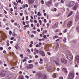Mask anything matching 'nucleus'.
Listing matches in <instances>:
<instances>
[{
  "label": "nucleus",
  "instance_id": "nucleus-1",
  "mask_svg": "<svg viewBox=\"0 0 79 79\" xmlns=\"http://www.w3.org/2000/svg\"><path fill=\"white\" fill-rule=\"evenodd\" d=\"M66 58L68 60H72L73 58V56L72 54H69L66 55Z\"/></svg>",
  "mask_w": 79,
  "mask_h": 79
},
{
  "label": "nucleus",
  "instance_id": "nucleus-2",
  "mask_svg": "<svg viewBox=\"0 0 79 79\" xmlns=\"http://www.w3.org/2000/svg\"><path fill=\"white\" fill-rule=\"evenodd\" d=\"M74 77V73H70L68 76V79H73Z\"/></svg>",
  "mask_w": 79,
  "mask_h": 79
},
{
  "label": "nucleus",
  "instance_id": "nucleus-3",
  "mask_svg": "<svg viewBox=\"0 0 79 79\" xmlns=\"http://www.w3.org/2000/svg\"><path fill=\"white\" fill-rule=\"evenodd\" d=\"M52 4V0H51L46 3V5L48 6V7H50Z\"/></svg>",
  "mask_w": 79,
  "mask_h": 79
},
{
  "label": "nucleus",
  "instance_id": "nucleus-4",
  "mask_svg": "<svg viewBox=\"0 0 79 79\" xmlns=\"http://www.w3.org/2000/svg\"><path fill=\"white\" fill-rule=\"evenodd\" d=\"M33 67V64H31L27 65L26 68L27 69H32Z\"/></svg>",
  "mask_w": 79,
  "mask_h": 79
},
{
  "label": "nucleus",
  "instance_id": "nucleus-5",
  "mask_svg": "<svg viewBox=\"0 0 79 79\" xmlns=\"http://www.w3.org/2000/svg\"><path fill=\"white\" fill-rule=\"evenodd\" d=\"M61 61L62 63H64V64H66L68 63L67 60L63 58H62Z\"/></svg>",
  "mask_w": 79,
  "mask_h": 79
},
{
  "label": "nucleus",
  "instance_id": "nucleus-6",
  "mask_svg": "<svg viewBox=\"0 0 79 79\" xmlns=\"http://www.w3.org/2000/svg\"><path fill=\"white\" fill-rule=\"evenodd\" d=\"M75 4V2L74 1H72L70 2V3L69 4V7H71L72 6H73L74 5V4Z\"/></svg>",
  "mask_w": 79,
  "mask_h": 79
},
{
  "label": "nucleus",
  "instance_id": "nucleus-7",
  "mask_svg": "<svg viewBox=\"0 0 79 79\" xmlns=\"http://www.w3.org/2000/svg\"><path fill=\"white\" fill-rule=\"evenodd\" d=\"M40 54L42 56H45V53L43 51H40Z\"/></svg>",
  "mask_w": 79,
  "mask_h": 79
},
{
  "label": "nucleus",
  "instance_id": "nucleus-8",
  "mask_svg": "<svg viewBox=\"0 0 79 79\" xmlns=\"http://www.w3.org/2000/svg\"><path fill=\"white\" fill-rule=\"evenodd\" d=\"M73 24V22L72 21H70L67 24V26L69 27H70Z\"/></svg>",
  "mask_w": 79,
  "mask_h": 79
},
{
  "label": "nucleus",
  "instance_id": "nucleus-9",
  "mask_svg": "<svg viewBox=\"0 0 79 79\" xmlns=\"http://www.w3.org/2000/svg\"><path fill=\"white\" fill-rule=\"evenodd\" d=\"M77 7H78V4H76V5L72 8V10H75V11H76Z\"/></svg>",
  "mask_w": 79,
  "mask_h": 79
},
{
  "label": "nucleus",
  "instance_id": "nucleus-10",
  "mask_svg": "<svg viewBox=\"0 0 79 79\" xmlns=\"http://www.w3.org/2000/svg\"><path fill=\"white\" fill-rule=\"evenodd\" d=\"M29 3L30 5H32L34 3V0H28Z\"/></svg>",
  "mask_w": 79,
  "mask_h": 79
},
{
  "label": "nucleus",
  "instance_id": "nucleus-11",
  "mask_svg": "<svg viewBox=\"0 0 79 79\" xmlns=\"http://www.w3.org/2000/svg\"><path fill=\"white\" fill-rule=\"evenodd\" d=\"M76 60L77 61V63H79V56L77 55L76 57Z\"/></svg>",
  "mask_w": 79,
  "mask_h": 79
},
{
  "label": "nucleus",
  "instance_id": "nucleus-12",
  "mask_svg": "<svg viewBox=\"0 0 79 79\" xmlns=\"http://www.w3.org/2000/svg\"><path fill=\"white\" fill-rule=\"evenodd\" d=\"M79 15L78 14V15H77L76 17V18L75 19V21H77L79 20Z\"/></svg>",
  "mask_w": 79,
  "mask_h": 79
},
{
  "label": "nucleus",
  "instance_id": "nucleus-13",
  "mask_svg": "<svg viewBox=\"0 0 79 79\" xmlns=\"http://www.w3.org/2000/svg\"><path fill=\"white\" fill-rule=\"evenodd\" d=\"M67 69L66 68H64L62 69V70L64 71L65 73H67L68 72Z\"/></svg>",
  "mask_w": 79,
  "mask_h": 79
},
{
  "label": "nucleus",
  "instance_id": "nucleus-14",
  "mask_svg": "<svg viewBox=\"0 0 79 79\" xmlns=\"http://www.w3.org/2000/svg\"><path fill=\"white\" fill-rule=\"evenodd\" d=\"M38 77L39 78H40V77H41V76H42V73H39L38 74Z\"/></svg>",
  "mask_w": 79,
  "mask_h": 79
},
{
  "label": "nucleus",
  "instance_id": "nucleus-15",
  "mask_svg": "<svg viewBox=\"0 0 79 79\" xmlns=\"http://www.w3.org/2000/svg\"><path fill=\"white\" fill-rule=\"evenodd\" d=\"M0 75L1 76V77H4V76H5V74H4L3 72V73L1 72L0 74Z\"/></svg>",
  "mask_w": 79,
  "mask_h": 79
},
{
  "label": "nucleus",
  "instance_id": "nucleus-16",
  "mask_svg": "<svg viewBox=\"0 0 79 79\" xmlns=\"http://www.w3.org/2000/svg\"><path fill=\"white\" fill-rule=\"evenodd\" d=\"M23 75H20V76H19V79H24L23 78Z\"/></svg>",
  "mask_w": 79,
  "mask_h": 79
},
{
  "label": "nucleus",
  "instance_id": "nucleus-17",
  "mask_svg": "<svg viewBox=\"0 0 79 79\" xmlns=\"http://www.w3.org/2000/svg\"><path fill=\"white\" fill-rule=\"evenodd\" d=\"M54 61L55 63H56L57 66H59L60 65V64H59V63H58V62L55 61V60H54Z\"/></svg>",
  "mask_w": 79,
  "mask_h": 79
},
{
  "label": "nucleus",
  "instance_id": "nucleus-18",
  "mask_svg": "<svg viewBox=\"0 0 79 79\" xmlns=\"http://www.w3.org/2000/svg\"><path fill=\"white\" fill-rule=\"evenodd\" d=\"M73 11H70V13L69 14L68 17H69V16H70L71 15H72V14H73Z\"/></svg>",
  "mask_w": 79,
  "mask_h": 79
},
{
  "label": "nucleus",
  "instance_id": "nucleus-19",
  "mask_svg": "<svg viewBox=\"0 0 79 79\" xmlns=\"http://www.w3.org/2000/svg\"><path fill=\"white\" fill-rule=\"evenodd\" d=\"M14 8L15 9V11H18V7H17L16 6H14Z\"/></svg>",
  "mask_w": 79,
  "mask_h": 79
},
{
  "label": "nucleus",
  "instance_id": "nucleus-20",
  "mask_svg": "<svg viewBox=\"0 0 79 79\" xmlns=\"http://www.w3.org/2000/svg\"><path fill=\"white\" fill-rule=\"evenodd\" d=\"M63 41L64 43L66 42V38H64L63 40Z\"/></svg>",
  "mask_w": 79,
  "mask_h": 79
},
{
  "label": "nucleus",
  "instance_id": "nucleus-21",
  "mask_svg": "<svg viewBox=\"0 0 79 79\" xmlns=\"http://www.w3.org/2000/svg\"><path fill=\"white\" fill-rule=\"evenodd\" d=\"M35 52L37 53H39V50L37 49H35L34 50Z\"/></svg>",
  "mask_w": 79,
  "mask_h": 79
},
{
  "label": "nucleus",
  "instance_id": "nucleus-22",
  "mask_svg": "<svg viewBox=\"0 0 79 79\" xmlns=\"http://www.w3.org/2000/svg\"><path fill=\"white\" fill-rule=\"evenodd\" d=\"M7 77L8 78V79H10V78H11V77H10L11 76V75L10 74H8L7 75Z\"/></svg>",
  "mask_w": 79,
  "mask_h": 79
},
{
  "label": "nucleus",
  "instance_id": "nucleus-23",
  "mask_svg": "<svg viewBox=\"0 0 79 79\" xmlns=\"http://www.w3.org/2000/svg\"><path fill=\"white\" fill-rule=\"evenodd\" d=\"M76 31H77V32H79V26H78L76 28Z\"/></svg>",
  "mask_w": 79,
  "mask_h": 79
},
{
  "label": "nucleus",
  "instance_id": "nucleus-24",
  "mask_svg": "<svg viewBox=\"0 0 79 79\" xmlns=\"http://www.w3.org/2000/svg\"><path fill=\"white\" fill-rule=\"evenodd\" d=\"M47 50L48 51H49L50 50V49H49V47L48 46H46Z\"/></svg>",
  "mask_w": 79,
  "mask_h": 79
},
{
  "label": "nucleus",
  "instance_id": "nucleus-25",
  "mask_svg": "<svg viewBox=\"0 0 79 79\" xmlns=\"http://www.w3.org/2000/svg\"><path fill=\"white\" fill-rule=\"evenodd\" d=\"M68 31V30L66 29H65L64 30V31L63 32L64 33H66Z\"/></svg>",
  "mask_w": 79,
  "mask_h": 79
},
{
  "label": "nucleus",
  "instance_id": "nucleus-26",
  "mask_svg": "<svg viewBox=\"0 0 79 79\" xmlns=\"http://www.w3.org/2000/svg\"><path fill=\"white\" fill-rule=\"evenodd\" d=\"M14 36V37H16L17 35V34H15V33H13L12 34Z\"/></svg>",
  "mask_w": 79,
  "mask_h": 79
},
{
  "label": "nucleus",
  "instance_id": "nucleus-27",
  "mask_svg": "<svg viewBox=\"0 0 79 79\" xmlns=\"http://www.w3.org/2000/svg\"><path fill=\"white\" fill-rule=\"evenodd\" d=\"M43 77L44 79H47V76H43Z\"/></svg>",
  "mask_w": 79,
  "mask_h": 79
},
{
  "label": "nucleus",
  "instance_id": "nucleus-28",
  "mask_svg": "<svg viewBox=\"0 0 79 79\" xmlns=\"http://www.w3.org/2000/svg\"><path fill=\"white\" fill-rule=\"evenodd\" d=\"M58 4H59V3H56V4H55V6H56V7L58 6Z\"/></svg>",
  "mask_w": 79,
  "mask_h": 79
},
{
  "label": "nucleus",
  "instance_id": "nucleus-29",
  "mask_svg": "<svg viewBox=\"0 0 79 79\" xmlns=\"http://www.w3.org/2000/svg\"><path fill=\"white\" fill-rule=\"evenodd\" d=\"M39 22L40 25H42V21L40 20L39 21Z\"/></svg>",
  "mask_w": 79,
  "mask_h": 79
},
{
  "label": "nucleus",
  "instance_id": "nucleus-30",
  "mask_svg": "<svg viewBox=\"0 0 79 79\" xmlns=\"http://www.w3.org/2000/svg\"><path fill=\"white\" fill-rule=\"evenodd\" d=\"M60 2L61 3H63L64 2V0H61Z\"/></svg>",
  "mask_w": 79,
  "mask_h": 79
},
{
  "label": "nucleus",
  "instance_id": "nucleus-31",
  "mask_svg": "<svg viewBox=\"0 0 79 79\" xmlns=\"http://www.w3.org/2000/svg\"><path fill=\"white\" fill-rule=\"evenodd\" d=\"M37 15L38 16H40V15H41V14H40V12H39L38 13Z\"/></svg>",
  "mask_w": 79,
  "mask_h": 79
},
{
  "label": "nucleus",
  "instance_id": "nucleus-32",
  "mask_svg": "<svg viewBox=\"0 0 79 79\" xmlns=\"http://www.w3.org/2000/svg\"><path fill=\"white\" fill-rule=\"evenodd\" d=\"M17 23L16 22V23H14V26H16L17 25Z\"/></svg>",
  "mask_w": 79,
  "mask_h": 79
},
{
  "label": "nucleus",
  "instance_id": "nucleus-33",
  "mask_svg": "<svg viewBox=\"0 0 79 79\" xmlns=\"http://www.w3.org/2000/svg\"><path fill=\"white\" fill-rule=\"evenodd\" d=\"M56 77V73H54L53 76V77Z\"/></svg>",
  "mask_w": 79,
  "mask_h": 79
},
{
  "label": "nucleus",
  "instance_id": "nucleus-34",
  "mask_svg": "<svg viewBox=\"0 0 79 79\" xmlns=\"http://www.w3.org/2000/svg\"><path fill=\"white\" fill-rule=\"evenodd\" d=\"M13 4H14L15 6H18V4L17 3H16L14 2L13 3Z\"/></svg>",
  "mask_w": 79,
  "mask_h": 79
},
{
  "label": "nucleus",
  "instance_id": "nucleus-35",
  "mask_svg": "<svg viewBox=\"0 0 79 79\" xmlns=\"http://www.w3.org/2000/svg\"><path fill=\"white\" fill-rule=\"evenodd\" d=\"M27 50L28 52H29V53H31V51H30V50H29V49H27Z\"/></svg>",
  "mask_w": 79,
  "mask_h": 79
},
{
  "label": "nucleus",
  "instance_id": "nucleus-36",
  "mask_svg": "<svg viewBox=\"0 0 79 79\" xmlns=\"http://www.w3.org/2000/svg\"><path fill=\"white\" fill-rule=\"evenodd\" d=\"M3 50V48L0 47V50Z\"/></svg>",
  "mask_w": 79,
  "mask_h": 79
},
{
  "label": "nucleus",
  "instance_id": "nucleus-37",
  "mask_svg": "<svg viewBox=\"0 0 79 79\" xmlns=\"http://www.w3.org/2000/svg\"><path fill=\"white\" fill-rule=\"evenodd\" d=\"M20 56L21 58H23V57H24V56H23V54H20Z\"/></svg>",
  "mask_w": 79,
  "mask_h": 79
},
{
  "label": "nucleus",
  "instance_id": "nucleus-38",
  "mask_svg": "<svg viewBox=\"0 0 79 79\" xmlns=\"http://www.w3.org/2000/svg\"><path fill=\"white\" fill-rule=\"evenodd\" d=\"M55 26L56 27H57V26H58V23H56L55 24Z\"/></svg>",
  "mask_w": 79,
  "mask_h": 79
},
{
  "label": "nucleus",
  "instance_id": "nucleus-39",
  "mask_svg": "<svg viewBox=\"0 0 79 79\" xmlns=\"http://www.w3.org/2000/svg\"><path fill=\"white\" fill-rule=\"evenodd\" d=\"M3 53H4V54H6V52L5 50H4L3 51Z\"/></svg>",
  "mask_w": 79,
  "mask_h": 79
},
{
  "label": "nucleus",
  "instance_id": "nucleus-40",
  "mask_svg": "<svg viewBox=\"0 0 79 79\" xmlns=\"http://www.w3.org/2000/svg\"><path fill=\"white\" fill-rule=\"evenodd\" d=\"M26 20H28V19H29V18L28 17V16H26Z\"/></svg>",
  "mask_w": 79,
  "mask_h": 79
},
{
  "label": "nucleus",
  "instance_id": "nucleus-41",
  "mask_svg": "<svg viewBox=\"0 0 79 79\" xmlns=\"http://www.w3.org/2000/svg\"><path fill=\"white\" fill-rule=\"evenodd\" d=\"M43 32H44V33H47V31L46 30H43Z\"/></svg>",
  "mask_w": 79,
  "mask_h": 79
},
{
  "label": "nucleus",
  "instance_id": "nucleus-42",
  "mask_svg": "<svg viewBox=\"0 0 79 79\" xmlns=\"http://www.w3.org/2000/svg\"><path fill=\"white\" fill-rule=\"evenodd\" d=\"M9 32L10 35H11V34H12V31H10Z\"/></svg>",
  "mask_w": 79,
  "mask_h": 79
},
{
  "label": "nucleus",
  "instance_id": "nucleus-43",
  "mask_svg": "<svg viewBox=\"0 0 79 79\" xmlns=\"http://www.w3.org/2000/svg\"><path fill=\"white\" fill-rule=\"evenodd\" d=\"M18 2L19 3H21V0H18Z\"/></svg>",
  "mask_w": 79,
  "mask_h": 79
},
{
  "label": "nucleus",
  "instance_id": "nucleus-44",
  "mask_svg": "<svg viewBox=\"0 0 79 79\" xmlns=\"http://www.w3.org/2000/svg\"><path fill=\"white\" fill-rule=\"evenodd\" d=\"M41 3L42 4H44V0H41Z\"/></svg>",
  "mask_w": 79,
  "mask_h": 79
},
{
  "label": "nucleus",
  "instance_id": "nucleus-45",
  "mask_svg": "<svg viewBox=\"0 0 79 79\" xmlns=\"http://www.w3.org/2000/svg\"><path fill=\"white\" fill-rule=\"evenodd\" d=\"M26 61V59H24L23 61V63H24V62L25 61Z\"/></svg>",
  "mask_w": 79,
  "mask_h": 79
},
{
  "label": "nucleus",
  "instance_id": "nucleus-46",
  "mask_svg": "<svg viewBox=\"0 0 79 79\" xmlns=\"http://www.w3.org/2000/svg\"><path fill=\"white\" fill-rule=\"evenodd\" d=\"M4 13H5V14H6H6H7V12L5 10H4Z\"/></svg>",
  "mask_w": 79,
  "mask_h": 79
},
{
  "label": "nucleus",
  "instance_id": "nucleus-47",
  "mask_svg": "<svg viewBox=\"0 0 79 79\" xmlns=\"http://www.w3.org/2000/svg\"><path fill=\"white\" fill-rule=\"evenodd\" d=\"M44 23H46V22H47V20H46L45 19H44Z\"/></svg>",
  "mask_w": 79,
  "mask_h": 79
},
{
  "label": "nucleus",
  "instance_id": "nucleus-48",
  "mask_svg": "<svg viewBox=\"0 0 79 79\" xmlns=\"http://www.w3.org/2000/svg\"><path fill=\"white\" fill-rule=\"evenodd\" d=\"M25 77L27 78V79H29V76H25Z\"/></svg>",
  "mask_w": 79,
  "mask_h": 79
},
{
  "label": "nucleus",
  "instance_id": "nucleus-49",
  "mask_svg": "<svg viewBox=\"0 0 79 79\" xmlns=\"http://www.w3.org/2000/svg\"><path fill=\"white\" fill-rule=\"evenodd\" d=\"M37 27H39V26H40V24H39V23H37Z\"/></svg>",
  "mask_w": 79,
  "mask_h": 79
},
{
  "label": "nucleus",
  "instance_id": "nucleus-50",
  "mask_svg": "<svg viewBox=\"0 0 79 79\" xmlns=\"http://www.w3.org/2000/svg\"><path fill=\"white\" fill-rule=\"evenodd\" d=\"M10 11H11V12H12V11H13V8H10Z\"/></svg>",
  "mask_w": 79,
  "mask_h": 79
},
{
  "label": "nucleus",
  "instance_id": "nucleus-51",
  "mask_svg": "<svg viewBox=\"0 0 79 79\" xmlns=\"http://www.w3.org/2000/svg\"><path fill=\"white\" fill-rule=\"evenodd\" d=\"M15 20H11V23H14V22H15Z\"/></svg>",
  "mask_w": 79,
  "mask_h": 79
},
{
  "label": "nucleus",
  "instance_id": "nucleus-52",
  "mask_svg": "<svg viewBox=\"0 0 79 79\" xmlns=\"http://www.w3.org/2000/svg\"><path fill=\"white\" fill-rule=\"evenodd\" d=\"M34 8H37V6L36 5H35L34 6Z\"/></svg>",
  "mask_w": 79,
  "mask_h": 79
},
{
  "label": "nucleus",
  "instance_id": "nucleus-53",
  "mask_svg": "<svg viewBox=\"0 0 79 79\" xmlns=\"http://www.w3.org/2000/svg\"><path fill=\"white\" fill-rule=\"evenodd\" d=\"M47 54H48V55H51V54L49 52H48L47 53Z\"/></svg>",
  "mask_w": 79,
  "mask_h": 79
},
{
  "label": "nucleus",
  "instance_id": "nucleus-54",
  "mask_svg": "<svg viewBox=\"0 0 79 79\" xmlns=\"http://www.w3.org/2000/svg\"><path fill=\"white\" fill-rule=\"evenodd\" d=\"M28 63H32V60H29L28 61Z\"/></svg>",
  "mask_w": 79,
  "mask_h": 79
},
{
  "label": "nucleus",
  "instance_id": "nucleus-55",
  "mask_svg": "<svg viewBox=\"0 0 79 79\" xmlns=\"http://www.w3.org/2000/svg\"><path fill=\"white\" fill-rule=\"evenodd\" d=\"M54 37L56 38V39H57L58 37V36L57 35H56Z\"/></svg>",
  "mask_w": 79,
  "mask_h": 79
},
{
  "label": "nucleus",
  "instance_id": "nucleus-56",
  "mask_svg": "<svg viewBox=\"0 0 79 79\" xmlns=\"http://www.w3.org/2000/svg\"><path fill=\"white\" fill-rule=\"evenodd\" d=\"M23 13H20V16H23Z\"/></svg>",
  "mask_w": 79,
  "mask_h": 79
},
{
  "label": "nucleus",
  "instance_id": "nucleus-57",
  "mask_svg": "<svg viewBox=\"0 0 79 79\" xmlns=\"http://www.w3.org/2000/svg\"><path fill=\"white\" fill-rule=\"evenodd\" d=\"M29 46L30 47H32V44H30L29 45Z\"/></svg>",
  "mask_w": 79,
  "mask_h": 79
},
{
  "label": "nucleus",
  "instance_id": "nucleus-58",
  "mask_svg": "<svg viewBox=\"0 0 79 79\" xmlns=\"http://www.w3.org/2000/svg\"><path fill=\"white\" fill-rule=\"evenodd\" d=\"M3 21H6V19L5 18H4L3 19Z\"/></svg>",
  "mask_w": 79,
  "mask_h": 79
},
{
  "label": "nucleus",
  "instance_id": "nucleus-59",
  "mask_svg": "<svg viewBox=\"0 0 79 79\" xmlns=\"http://www.w3.org/2000/svg\"><path fill=\"white\" fill-rule=\"evenodd\" d=\"M35 58H38V56L37 55H35Z\"/></svg>",
  "mask_w": 79,
  "mask_h": 79
},
{
  "label": "nucleus",
  "instance_id": "nucleus-60",
  "mask_svg": "<svg viewBox=\"0 0 79 79\" xmlns=\"http://www.w3.org/2000/svg\"><path fill=\"white\" fill-rule=\"evenodd\" d=\"M79 66V65L77 64H76L75 65V67H77V68Z\"/></svg>",
  "mask_w": 79,
  "mask_h": 79
},
{
  "label": "nucleus",
  "instance_id": "nucleus-61",
  "mask_svg": "<svg viewBox=\"0 0 79 79\" xmlns=\"http://www.w3.org/2000/svg\"><path fill=\"white\" fill-rule=\"evenodd\" d=\"M34 35H31V37H34Z\"/></svg>",
  "mask_w": 79,
  "mask_h": 79
},
{
  "label": "nucleus",
  "instance_id": "nucleus-62",
  "mask_svg": "<svg viewBox=\"0 0 79 79\" xmlns=\"http://www.w3.org/2000/svg\"><path fill=\"white\" fill-rule=\"evenodd\" d=\"M36 47H39V44H37L36 45Z\"/></svg>",
  "mask_w": 79,
  "mask_h": 79
},
{
  "label": "nucleus",
  "instance_id": "nucleus-63",
  "mask_svg": "<svg viewBox=\"0 0 79 79\" xmlns=\"http://www.w3.org/2000/svg\"><path fill=\"white\" fill-rule=\"evenodd\" d=\"M35 23H37V20H34Z\"/></svg>",
  "mask_w": 79,
  "mask_h": 79
},
{
  "label": "nucleus",
  "instance_id": "nucleus-64",
  "mask_svg": "<svg viewBox=\"0 0 79 79\" xmlns=\"http://www.w3.org/2000/svg\"><path fill=\"white\" fill-rule=\"evenodd\" d=\"M60 79H63V78L62 77H60V78H59Z\"/></svg>",
  "mask_w": 79,
  "mask_h": 79
}]
</instances>
